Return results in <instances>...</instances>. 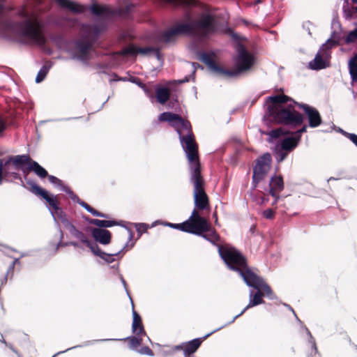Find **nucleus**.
<instances>
[{"label": "nucleus", "instance_id": "4c0bfd02", "mask_svg": "<svg viewBox=\"0 0 357 357\" xmlns=\"http://www.w3.org/2000/svg\"><path fill=\"white\" fill-rule=\"evenodd\" d=\"M50 68H51V66H43L41 67V68L39 70V71L36 77L35 81L36 83H40L43 80H44V79L47 76V74L48 73Z\"/></svg>", "mask_w": 357, "mask_h": 357}, {"label": "nucleus", "instance_id": "4468645a", "mask_svg": "<svg viewBox=\"0 0 357 357\" xmlns=\"http://www.w3.org/2000/svg\"><path fill=\"white\" fill-rule=\"evenodd\" d=\"M64 227L68 229L69 233L73 236L74 238L78 239L82 242V243L86 245L87 247L90 248L91 250V248L93 246H96V243H93L90 241L88 240V238L82 232L79 231L76 229V227L73 225V223L68 220V218H63L62 222Z\"/></svg>", "mask_w": 357, "mask_h": 357}, {"label": "nucleus", "instance_id": "8fccbe9b", "mask_svg": "<svg viewBox=\"0 0 357 357\" xmlns=\"http://www.w3.org/2000/svg\"><path fill=\"white\" fill-rule=\"evenodd\" d=\"M139 353L141 354H145L149 356H153V353L152 350L149 347H144L139 350Z\"/></svg>", "mask_w": 357, "mask_h": 357}, {"label": "nucleus", "instance_id": "9d476101", "mask_svg": "<svg viewBox=\"0 0 357 357\" xmlns=\"http://www.w3.org/2000/svg\"><path fill=\"white\" fill-rule=\"evenodd\" d=\"M184 226L185 232L197 236L209 231V224L198 214L196 208H194L189 219L184 222Z\"/></svg>", "mask_w": 357, "mask_h": 357}, {"label": "nucleus", "instance_id": "dca6fc26", "mask_svg": "<svg viewBox=\"0 0 357 357\" xmlns=\"http://www.w3.org/2000/svg\"><path fill=\"white\" fill-rule=\"evenodd\" d=\"M62 191L66 192L70 198L75 202H77L78 204H79L82 207H83L84 209H86L89 213L92 214L93 216L96 217H100V218H107V215L105 213H102L96 210H95L93 208H92L91 206H89L87 203L81 200L74 192L73 190H70V188L68 187H64L62 188Z\"/></svg>", "mask_w": 357, "mask_h": 357}, {"label": "nucleus", "instance_id": "13d9d810", "mask_svg": "<svg viewBox=\"0 0 357 357\" xmlns=\"http://www.w3.org/2000/svg\"><path fill=\"white\" fill-rule=\"evenodd\" d=\"M14 268H15V266H14L13 264H11L10 265V266L8 267V271H7V272H6V274H7V275H8V273H9L10 272L13 271Z\"/></svg>", "mask_w": 357, "mask_h": 357}, {"label": "nucleus", "instance_id": "58836bf2", "mask_svg": "<svg viewBox=\"0 0 357 357\" xmlns=\"http://www.w3.org/2000/svg\"><path fill=\"white\" fill-rule=\"evenodd\" d=\"M48 179H49V181L52 183L53 185H54L55 186L59 188V189L62 191V188H64V187H68L67 185H64L63 183V181L58 178L57 177L54 176H52V175H49L48 176Z\"/></svg>", "mask_w": 357, "mask_h": 357}, {"label": "nucleus", "instance_id": "39448f33", "mask_svg": "<svg viewBox=\"0 0 357 357\" xmlns=\"http://www.w3.org/2000/svg\"><path fill=\"white\" fill-rule=\"evenodd\" d=\"M218 252L227 268L238 273L244 282L248 280L250 273H254L253 268L248 266L246 258L234 246L225 244L217 245Z\"/></svg>", "mask_w": 357, "mask_h": 357}, {"label": "nucleus", "instance_id": "774afa93", "mask_svg": "<svg viewBox=\"0 0 357 357\" xmlns=\"http://www.w3.org/2000/svg\"><path fill=\"white\" fill-rule=\"evenodd\" d=\"M334 180H337V178H335V177H330L328 179V181H334Z\"/></svg>", "mask_w": 357, "mask_h": 357}, {"label": "nucleus", "instance_id": "4d7b16f0", "mask_svg": "<svg viewBox=\"0 0 357 357\" xmlns=\"http://www.w3.org/2000/svg\"><path fill=\"white\" fill-rule=\"evenodd\" d=\"M261 0H255V1L250 3V6H255L257 4L261 3Z\"/></svg>", "mask_w": 357, "mask_h": 357}, {"label": "nucleus", "instance_id": "052dcab7", "mask_svg": "<svg viewBox=\"0 0 357 357\" xmlns=\"http://www.w3.org/2000/svg\"><path fill=\"white\" fill-rule=\"evenodd\" d=\"M8 278V275L6 274L5 276L3 278V279L1 281V285H3L6 283Z\"/></svg>", "mask_w": 357, "mask_h": 357}, {"label": "nucleus", "instance_id": "a19ab883", "mask_svg": "<svg viewBox=\"0 0 357 357\" xmlns=\"http://www.w3.org/2000/svg\"><path fill=\"white\" fill-rule=\"evenodd\" d=\"M3 168H4L3 170H4V176L5 177L10 176V174H6L7 170L16 171L18 169H15V166L11 163L10 160H8V159L3 162Z\"/></svg>", "mask_w": 357, "mask_h": 357}, {"label": "nucleus", "instance_id": "20e7f679", "mask_svg": "<svg viewBox=\"0 0 357 357\" xmlns=\"http://www.w3.org/2000/svg\"><path fill=\"white\" fill-rule=\"evenodd\" d=\"M20 15L25 20L17 23H8L7 27L13 33L27 39L31 43L43 45L47 40L43 34V22L37 17L23 10Z\"/></svg>", "mask_w": 357, "mask_h": 357}, {"label": "nucleus", "instance_id": "c756f323", "mask_svg": "<svg viewBox=\"0 0 357 357\" xmlns=\"http://www.w3.org/2000/svg\"><path fill=\"white\" fill-rule=\"evenodd\" d=\"M349 73L353 82H357V54L348 61Z\"/></svg>", "mask_w": 357, "mask_h": 357}, {"label": "nucleus", "instance_id": "72a5a7b5", "mask_svg": "<svg viewBox=\"0 0 357 357\" xmlns=\"http://www.w3.org/2000/svg\"><path fill=\"white\" fill-rule=\"evenodd\" d=\"M28 169L33 170L34 173L41 178H44L47 176V172L46 169L34 160H31L29 162Z\"/></svg>", "mask_w": 357, "mask_h": 357}, {"label": "nucleus", "instance_id": "c9c22d12", "mask_svg": "<svg viewBox=\"0 0 357 357\" xmlns=\"http://www.w3.org/2000/svg\"><path fill=\"white\" fill-rule=\"evenodd\" d=\"M130 81L132 83L137 84L139 88H141L145 94L151 99H153V96L151 89H148L145 84L142 83L138 77H131Z\"/></svg>", "mask_w": 357, "mask_h": 357}, {"label": "nucleus", "instance_id": "f03ea898", "mask_svg": "<svg viewBox=\"0 0 357 357\" xmlns=\"http://www.w3.org/2000/svg\"><path fill=\"white\" fill-rule=\"evenodd\" d=\"M294 105H298L303 109L307 116L310 127L317 128L321 124V115L316 108L307 104L298 103L285 95H276L267 98L264 117L269 121L293 128L296 127L302 124L304 118L301 114L295 110Z\"/></svg>", "mask_w": 357, "mask_h": 357}, {"label": "nucleus", "instance_id": "423d86ee", "mask_svg": "<svg viewBox=\"0 0 357 357\" xmlns=\"http://www.w3.org/2000/svg\"><path fill=\"white\" fill-rule=\"evenodd\" d=\"M271 155L269 153H265L257 160L256 165L253 168L250 196L259 205L264 204L268 199L263 197H257L256 195H254L252 190H255L257 184L265 178L271 169Z\"/></svg>", "mask_w": 357, "mask_h": 357}, {"label": "nucleus", "instance_id": "a18cd8bd", "mask_svg": "<svg viewBox=\"0 0 357 357\" xmlns=\"http://www.w3.org/2000/svg\"><path fill=\"white\" fill-rule=\"evenodd\" d=\"M343 135L349 139L354 144L357 146V135L354 133H349L347 132H343Z\"/></svg>", "mask_w": 357, "mask_h": 357}, {"label": "nucleus", "instance_id": "aec40b11", "mask_svg": "<svg viewBox=\"0 0 357 357\" xmlns=\"http://www.w3.org/2000/svg\"><path fill=\"white\" fill-rule=\"evenodd\" d=\"M128 247V243H126L123 248L117 252L113 254L106 253L101 250V249L96 244V246L91 248V252L96 256L100 257L106 263L111 264L115 261V256H118L123 250H125Z\"/></svg>", "mask_w": 357, "mask_h": 357}, {"label": "nucleus", "instance_id": "6e6552de", "mask_svg": "<svg viewBox=\"0 0 357 357\" xmlns=\"http://www.w3.org/2000/svg\"><path fill=\"white\" fill-rule=\"evenodd\" d=\"M234 70H225L224 75L227 77H236L238 75L249 70L255 63L253 54L248 52L242 44L236 47V55L234 58Z\"/></svg>", "mask_w": 357, "mask_h": 357}, {"label": "nucleus", "instance_id": "a878e982", "mask_svg": "<svg viewBox=\"0 0 357 357\" xmlns=\"http://www.w3.org/2000/svg\"><path fill=\"white\" fill-rule=\"evenodd\" d=\"M132 331L135 335H146L144 326L142 323L141 317L132 310Z\"/></svg>", "mask_w": 357, "mask_h": 357}, {"label": "nucleus", "instance_id": "e433bc0d", "mask_svg": "<svg viewBox=\"0 0 357 357\" xmlns=\"http://www.w3.org/2000/svg\"><path fill=\"white\" fill-rule=\"evenodd\" d=\"M288 134L287 132H284L282 128H277L275 130H272L270 132H267V135L268 136V141L270 143H273L278 138L281 137L283 135Z\"/></svg>", "mask_w": 357, "mask_h": 357}, {"label": "nucleus", "instance_id": "603ef678", "mask_svg": "<svg viewBox=\"0 0 357 357\" xmlns=\"http://www.w3.org/2000/svg\"><path fill=\"white\" fill-rule=\"evenodd\" d=\"M3 162L0 159V185L3 183V176H4Z\"/></svg>", "mask_w": 357, "mask_h": 357}, {"label": "nucleus", "instance_id": "69168bd1", "mask_svg": "<svg viewBox=\"0 0 357 357\" xmlns=\"http://www.w3.org/2000/svg\"><path fill=\"white\" fill-rule=\"evenodd\" d=\"M19 263V258H15L13 261L12 262V264L15 266L16 264Z\"/></svg>", "mask_w": 357, "mask_h": 357}, {"label": "nucleus", "instance_id": "4be33fe9", "mask_svg": "<svg viewBox=\"0 0 357 357\" xmlns=\"http://www.w3.org/2000/svg\"><path fill=\"white\" fill-rule=\"evenodd\" d=\"M75 47L80 54V55L75 57L82 61L87 60V54L91 47V43L89 40H78L75 43Z\"/></svg>", "mask_w": 357, "mask_h": 357}, {"label": "nucleus", "instance_id": "7c9ffc66", "mask_svg": "<svg viewBox=\"0 0 357 357\" xmlns=\"http://www.w3.org/2000/svg\"><path fill=\"white\" fill-rule=\"evenodd\" d=\"M82 29L87 32V37L96 38L100 33L105 29V26L100 25H83Z\"/></svg>", "mask_w": 357, "mask_h": 357}, {"label": "nucleus", "instance_id": "1a4fd4ad", "mask_svg": "<svg viewBox=\"0 0 357 357\" xmlns=\"http://www.w3.org/2000/svg\"><path fill=\"white\" fill-rule=\"evenodd\" d=\"M26 183L31 186V191L33 193L41 196L49 204L48 209L55 221H56V218H58L60 222H62L63 218H67L66 215L59 206L56 196L53 195H50L46 190L41 188L33 181L27 180Z\"/></svg>", "mask_w": 357, "mask_h": 357}, {"label": "nucleus", "instance_id": "e2e57ef3", "mask_svg": "<svg viewBox=\"0 0 357 357\" xmlns=\"http://www.w3.org/2000/svg\"><path fill=\"white\" fill-rule=\"evenodd\" d=\"M189 80H190V78L188 77H185L183 79L179 80L178 82L179 83H185V82H189Z\"/></svg>", "mask_w": 357, "mask_h": 357}, {"label": "nucleus", "instance_id": "6e6d98bb", "mask_svg": "<svg viewBox=\"0 0 357 357\" xmlns=\"http://www.w3.org/2000/svg\"><path fill=\"white\" fill-rule=\"evenodd\" d=\"M224 326H221V327H220V328H217V329H215V330H214V331H211V333H209L206 334V335H204V336L203 337V338H202V339H205V338L208 337V336H210L211 334H213V333H215V332H216V331H219L220 329H221V328H223Z\"/></svg>", "mask_w": 357, "mask_h": 357}, {"label": "nucleus", "instance_id": "bb28decb", "mask_svg": "<svg viewBox=\"0 0 357 357\" xmlns=\"http://www.w3.org/2000/svg\"><path fill=\"white\" fill-rule=\"evenodd\" d=\"M201 343L202 338H195L192 340L187 342L183 346V354L185 357H188L195 353L200 346Z\"/></svg>", "mask_w": 357, "mask_h": 357}, {"label": "nucleus", "instance_id": "f8f14e48", "mask_svg": "<svg viewBox=\"0 0 357 357\" xmlns=\"http://www.w3.org/2000/svg\"><path fill=\"white\" fill-rule=\"evenodd\" d=\"M248 277V280H245V282L247 286L255 289H260L264 291L265 295L271 300L277 298L271 287L257 273H250Z\"/></svg>", "mask_w": 357, "mask_h": 357}, {"label": "nucleus", "instance_id": "5701e85b", "mask_svg": "<svg viewBox=\"0 0 357 357\" xmlns=\"http://www.w3.org/2000/svg\"><path fill=\"white\" fill-rule=\"evenodd\" d=\"M8 160H10L11 163L15 166V169H22L24 174H26V171L23 166L26 164L29 165L31 161L29 155L26 154L10 156Z\"/></svg>", "mask_w": 357, "mask_h": 357}, {"label": "nucleus", "instance_id": "338daca9", "mask_svg": "<svg viewBox=\"0 0 357 357\" xmlns=\"http://www.w3.org/2000/svg\"><path fill=\"white\" fill-rule=\"evenodd\" d=\"M19 181H20V185H21L22 187L25 188V185H24V181H23L22 178H21V180H19Z\"/></svg>", "mask_w": 357, "mask_h": 357}, {"label": "nucleus", "instance_id": "bf43d9fd", "mask_svg": "<svg viewBox=\"0 0 357 357\" xmlns=\"http://www.w3.org/2000/svg\"><path fill=\"white\" fill-rule=\"evenodd\" d=\"M78 347V346H75V347H73L68 348V349H66V350H65V351H59V352L56 353V354H54L52 357H55V356H56V355H58V354H61V353L66 352V351H68V350L73 349L76 348V347Z\"/></svg>", "mask_w": 357, "mask_h": 357}, {"label": "nucleus", "instance_id": "412c9836", "mask_svg": "<svg viewBox=\"0 0 357 357\" xmlns=\"http://www.w3.org/2000/svg\"><path fill=\"white\" fill-rule=\"evenodd\" d=\"M58 5L61 8L67 9L73 13H82L86 8L84 6L79 4L70 0H55Z\"/></svg>", "mask_w": 357, "mask_h": 357}, {"label": "nucleus", "instance_id": "c03bdc74", "mask_svg": "<svg viewBox=\"0 0 357 357\" xmlns=\"http://www.w3.org/2000/svg\"><path fill=\"white\" fill-rule=\"evenodd\" d=\"M165 225H167L171 228L179 229V230L185 232L184 222L181 224H174V223L167 222L165 224Z\"/></svg>", "mask_w": 357, "mask_h": 357}, {"label": "nucleus", "instance_id": "b1692460", "mask_svg": "<svg viewBox=\"0 0 357 357\" xmlns=\"http://www.w3.org/2000/svg\"><path fill=\"white\" fill-rule=\"evenodd\" d=\"M200 60L208 66L210 69L219 75H224L225 69L217 66L209 54L202 52L199 54Z\"/></svg>", "mask_w": 357, "mask_h": 357}, {"label": "nucleus", "instance_id": "3c124183", "mask_svg": "<svg viewBox=\"0 0 357 357\" xmlns=\"http://www.w3.org/2000/svg\"><path fill=\"white\" fill-rule=\"evenodd\" d=\"M7 174H10V176L12 177V178L15 180H21V176L20 174L16 172V171H8L6 172Z\"/></svg>", "mask_w": 357, "mask_h": 357}, {"label": "nucleus", "instance_id": "473e14b6", "mask_svg": "<svg viewBox=\"0 0 357 357\" xmlns=\"http://www.w3.org/2000/svg\"><path fill=\"white\" fill-rule=\"evenodd\" d=\"M208 234L202 233V235H198L199 236H202L205 240L208 241L213 245H219L217 243L220 241V236L219 234L214 230L211 229L209 227V231H208Z\"/></svg>", "mask_w": 357, "mask_h": 357}, {"label": "nucleus", "instance_id": "f3484780", "mask_svg": "<svg viewBox=\"0 0 357 357\" xmlns=\"http://www.w3.org/2000/svg\"><path fill=\"white\" fill-rule=\"evenodd\" d=\"M256 290H257V291L255 294H254L252 289L250 290V292H249L250 301H249L248 304L239 314H236L233 318V319L230 321V323L234 322L236 318L241 316L248 309L264 303V300L262 298L264 294L261 292L260 289H258Z\"/></svg>", "mask_w": 357, "mask_h": 357}, {"label": "nucleus", "instance_id": "7ed1b4c3", "mask_svg": "<svg viewBox=\"0 0 357 357\" xmlns=\"http://www.w3.org/2000/svg\"><path fill=\"white\" fill-rule=\"evenodd\" d=\"M220 29V23L211 13H202L195 18L186 14L185 21L176 24L174 26L163 32L160 40L168 43L175 36L182 34L202 41L218 33Z\"/></svg>", "mask_w": 357, "mask_h": 357}, {"label": "nucleus", "instance_id": "09e8293b", "mask_svg": "<svg viewBox=\"0 0 357 357\" xmlns=\"http://www.w3.org/2000/svg\"><path fill=\"white\" fill-rule=\"evenodd\" d=\"M263 215L266 219H273L274 217V212L272 209L268 208L263 211Z\"/></svg>", "mask_w": 357, "mask_h": 357}, {"label": "nucleus", "instance_id": "0eeeda50", "mask_svg": "<svg viewBox=\"0 0 357 357\" xmlns=\"http://www.w3.org/2000/svg\"><path fill=\"white\" fill-rule=\"evenodd\" d=\"M339 38L338 33L333 31L331 38L321 46L314 59L309 62L310 69L319 70L330 66L331 49L337 45Z\"/></svg>", "mask_w": 357, "mask_h": 357}, {"label": "nucleus", "instance_id": "2eb2a0df", "mask_svg": "<svg viewBox=\"0 0 357 357\" xmlns=\"http://www.w3.org/2000/svg\"><path fill=\"white\" fill-rule=\"evenodd\" d=\"M284 188V182L281 176H273L268 182V191L269 194L274 197L273 205L275 204L280 199L278 192L282 191ZM267 190V189H265Z\"/></svg>", "mask_w": 357, "mask_h": 357}, {"label": "nucleus", "instance_id": "5fc2aeb1", "mask_svg": "<svg viewBox=\"0 0 357 357\" xmlns=\"http://www.w3.org/2000/svg\"><path fill=\"white\" fill-rule=\"evenodd\" d=\"M187 65H190L192 66V75L193 76L195 73V71H196V69H197V67H199V64L198 63H186Z\"/></svg>", "mask_w": 357, "mask_h": 357}, {"label": "nucleus", "instance_id": "6ab92c4d", "mask_svg": "<svg viewBox=\"0 0 357 357\" xmlns=\"http://www.w3.org/2000/svg\"><path fill=\"white\" fill-rule=\"evenodd\" d=\"M91 234L96 241L102 245H108L111 241V233L107 229L93 228Z\"/></svg>", "mask_w": 357, "mask_h": 357}, {"label": "nucleus", "instance_id": "f257e3e1", "mask_svg": "<svg viewBox=\"0 0 357 357\" xmlns=\"http://www.w3.org/2000/svg\"><path fill=\"white\" fill-rule=\"evenodd\" d=\"M160 121L168 122L177 132L182 148L189 162L190 181L193 185L195 208L206 209L208 204V196L204 189V180L198 157L197 146L192 132L190 123L178 114L165 112L158 116Z\"/></svg>", "mask_w": 357, "mask_h": 357}, {"label": "nucleus", "instance_id": "cd10ccee", "mask_svg": "<svg viewBox=\"0 0 357 357\" xmlns=\"http://www.w3.org/2000/svg\"><path fill=\"white\" fill-rule=\"evenodd\" d=\"M142 336L144 335H136V336H130L123 339H105L103 341L107 340H128V347L130 349L135 350L137 347L142 344L143 339Z\"/></svg>", "mask_w": 357, "mask_h": 357}, {"label": "nucleus", "instance_id": "de8ad7c7", "mask_svg": "<svg viewBox=\"0 0 357 357\" xmlns=\"http://www.w3.org/2000/svg\"><path fill=\"white\" fill-rule=\"evenodd\" d=\"M307 130V126L304 125L301 129L296 130V132H294L293 133V135L296 137V138H298L299 139V141L301 140V134L303 132H306Z\"/></svg>", "mask_w": 357, "mask_h": 357}, {"label": "nucleus", "instance_id": "393cba45", "mask_svg": "<svg viewBox=\"0 0 357 357\" xmlns=\"http://www.w3.org/2000/svg\"><path fill=\"white\" fill-rule=\"evenodd\" d=\"M298 142L299 139L296 138L293 135L291 137L284 138L282 140L278 142L276 144H279L280 148L290 153L298 146Z\"/></svg>", "mask_w": 357, "mask_h": 357}, {"label": "nucleus", "instance_id": "ddd939ff", "mask_svg": "<svg viewBox=\"0 0 357 357\" xmlns=\"http://www.w3.org/2000/svg\"><path fill=\"white\" fill-rule=\"evenodd\" d=\"M121 54L131 56H136L138 54L147 56L150 54H153L158 60L161 59L160 50L152 47H137L134 45H130L122 50Z\"/></svg>", "mask_w": 357, "mask_h": 357}, {"label": "nucleus", "instance_id": "ea45409f", "mask_svg": "<svg viewBox=\"0 0 357 357\" xmlns=\"http://www.w3.org/2000/svg\"><path fill=\"white\" fill-rule=\"evenodd\" d=\"M357 40V27L353 31H350L345 38V43L349 44Z\"/></svg>", "mask_w": 357, "mask_h": 357}, {"label": "nucleus", "instance_id": "c85d7f7f", "mask_svg": "<svg viewBox=\"0 0 357 357\" xmlns=\"http://www.w3.org/2000/svg\"><path fill=\"white\" fill-rule=\"evenodd\" d=\"M155 94L157 101L161 104L165 105L169 98V91L166 87H159L157 86L155 88Z\"/></svg>", "mask_w": 357, "mask_h": 357}, {"label": "nucleus", "instance_id": "864d4df0", "mask_svg": "<svg viewBox=\"0 0 357 357\" xmlns=\"http://www.w3.org/2000/svg\"><path fill=\"white\" fill-rule=\"evenodd\" d=\"M120 280H121V283H122V284H123V287H124V289H125L128 296H129L130 301H132V298H131V297H130V296L129 294V292H128V288H127V283H126V280H124V278H123V277L122 275L120 276ZM131 302L132 303V301H131ZM132 305L133 306L132 303Z\"/></svg>", "mask_w": 357, "mask_h": 357}, {"label": "nucleus", "instance_id": "0e129e2a", "mask_svg": "<svg viewBox=\"0 0 357 357\" xmlns=\"http://www.w3.org/2000/svg\"><path fill=\"white\" fill-rule=\"evenodd\" d=\"M287 307H288L294 314L295 317H296L297 320L301 322V321L298 319V318L297 317L296 314H295L294 311L293 310V309L291 308V307H290L289 305H285Z\"/></svg>", "mask_w": 357, "mask_h": 357}, {"label": "nucleus", "instance_id": "37998d69", "mask_svg": "<svg viewBox=\"0 0 357 357\" xmlns=\"http://www.w3.org/2000/svg\"><path fill=\"white\" fill-rule=\"evenodd\" d=\"M135 227L137 232L138 234H139L140 235L142 233L146 232L149 227L148 225L146 223H135Z\"/></svg>", "mask_w": 357, "mask_h": 357}, {"label": "nucleus", "instance_id": "f704fd0d", "mask_svg": "<svg viewBox=\"0 0 357 357\" xmlns=\"http://www.w3.org/2000/svg\"><path fill=\"white\" fill-rule=\"evenodd\" d=\"M289 153V152L280 148L279 144H275L273 155L278 163L282 162L287 157Z\"/></svg>", "mask_w": 357, "mask_h": 357}, {"label": "nucleus", "instance_id": "2f4dec72", "mask_svg": "<svg viewBox=\"0 0 357 357\" xmlns=\"http://www.w3.org/2000/svg\"><path fill=\"white\" fill-rule=\"evenodd\" d=\"M89 224L97 226L99 229L111 227L120 224L116 220H105L99 219H91L89 220Z\"/></svg>", "mask_w": 357, "mask_h": 357}, {"label": "nucleus", "instance_id": "680f3d73", "mask_svg": "<svg viewBox=\"0 0 357 357\" xmlns=\"http://www.w3.org/2000/svg\"><path fill=\"white\" fill-rule=\"evenodd\" d=\"M128 231H129L128 241H132V239L133 238V232L130 229H128Z\"/></svg>", "mask_w": 357, "mask_h": 357}, {"label": "nucleus", "instance_id": "9b49d317", "mask_svg": "<svg viewBox=\"0 0 357 357\" xmlns=\"http://www.w3.org/2000/svg\"><path fill=\"white\" fill-rule=\"evenodd\" d=\"M134 5L132 3H127L125 8H113L109 6H101L93 3L91 6V11L96 16H102L109 18L113 16H126L132 10Z\"/></svg>", "mask_w": 357, "mask_h": 357}, {"label": "nucleus", "instance_id": "79ce46f5", "mask_svg": "<svg viewBox=\"0 0 357 357\" xmlns=\"http://www.w3.org/2000/svg\"><path fill=\"white\" fill-rule=\"evenodd\" d=\"M62 238H63V232L61 230H60V239H59V243L56 244V250H57L60 245H61V246L73 245L76 248L79 247V244L75 241H70V242L61 243V241Z\"/></svg>", "mask_w": 357, "mask_h": 357}, {"label": "nucleus", "instance_id": "49530a36", "mask_svg": "<svg viewBox=\"0 0 357 357\" xmlns=\"http://www.w3.org/2000/svg\"><path fill=\"white\" fill-rule=\"evenodd\" d=\"M305 330L307 333V334L308 335L309 337H310V342L311 344V346H312V348L314 350L315 352H317V345H316V342H315V340L313 338V337L312 336L310 331L308 330V328H307L306 327H305Z\"/></svg>", "mask_w": 357, "mask_h": 357}, {"label": "nucleus", "instance_id": "a211bd4d", "mask_svg": "<svg viewBox=\"0 0 357 357\" xmlns=\"http://www.w3.org/2000/svg\"><path fill=\"white\" fill-rule=\"evenodd\" d=\"M343 17L346 20L357 18V0H343Z\"/></svg>", "mask_w": 357, "mask_h": 357}]
</instances>
